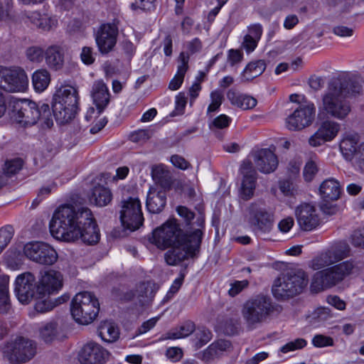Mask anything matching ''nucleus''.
Segmentation results:
<instances>
[{"label":"nucleus","instance_id":"obj_27","mask_svg":"<svg viewBox=\"0 0 364 364\" xmlns=\"http://www.w3.org/2000/svg\"><path fill=\"white\" fill-rule=\"evenodd\" d=\"M341 188L338 181L328 178L321 183L319 187V195L323 203L337 200L341 196Z\"/></svg>","mask_w":364,"mask_h":364},{"label":"nucleus","instance_id":"obj_56","mask_svg":"<svg viewBox=\"0 0 364 364\" xmlns=\"http://www.w3.org/2000/svg\"><path fill=\"white\" fill-rule=\"evenodd\" d=\"M249 282L246 279L242 281H235L231 284V287L228 291L230 296L234 297L239 294L244 289L247 287Z\"/></svg>","mask_w":364,"mask_h":364},{"label":"nucleus","instance_id":"obj_55","mask_svg":"<svg viewBox=\"0 0 364 364\" xmlns=\"http://www.w3.org/2000/svg\"><path fill=\"white\" fill-rule=\"evenodd\" d=\"M243 59V53L238 49H230L228 51V62L231 66L240 63Z\"/></svg>","mask_w":364,"mask_h":364},{"label":"nucleus","instance_id":"obj_37","mask_svg":"<svg viewBox=\"0 0 364 364\" xmlns=\"http://www.w3.org/2000/svg\"><path fill=\"white\" fill-rule=\"evenodd\" d=\"M9 277H0V313L6 314L11 305L9 294Z\"/></svg>","mask_w":364,"mask_h":364},{"label":"nucleus","instance_id":"obj_36","mask_svg":"<svg viewBox=\"0 0 364 364\" xmlns=\"http://www.w3.org/2000/svg\"><path fill=\"white\" fill-rule=\"evenodd\" d=\"M266 69V63L264 60H257L249 63L243 72L242 73V77L245 81H250L254 78L261 75Z\"/></svg>","mask_w":364,"mask_h":364},{"label":"nucleus","instance_id":"obj_18","mask_svg":"<svg viewBox=\"0 0 364 364\" xmlns=\"http://www.w3.org/2000/svg\"><path fill=\"white\" fill-rule=\"evenodd\" d=\"M109 355V352L100 344L90 342L79 352L78 360L81 364H105Z\"/></svg>","mask_w":364,"mask_h":364},{"label":"nucleus","instance_id":"obj_42","mask_svg":"<svg viewBox=\"0 0 364 364\" xmlns=\"http://www.w3.org/2000/svg\"><path fill=\"white\" fill-rule=\"evenodd\" d=\"M212 333L205 327H198L194 335V346L199 349L207 344L212 338Z\"/></svg>","mask_w":364,"mask_h":364},{"label":"nucleus","instance_id":"obj_53","mask_svg":"<svg viewBox=\"0 0 364 364\" xmlns=\"http://www.w3.org/2000/svg\"><path fill=\"white\" fill-rule=\"evenodd\" d=\"M27 58L32 62H41L45 58V51L40 47L32 46L26 50Z\"/></svg>","mask_w":364,"mask_h":364},{"label":"nucleus","instance_id":"obj_60","mask_svg":"<svg viewBox=\"0 0 364 364\" xmlns=\"http://www.w3.org/2000/svg\"><path fill=\"white\" fill-rule=\"evenodd\" d=\"M134 4L140 9L152 11L156 8V0H135Z\"/></svg>","mask_w":364,"mask_h":364},{"label":"nucleus","instance_id":"obj_39","mask_svg":"<svg viewBox=\"0 0 364 364\" xmlns=\"http://www.w3.org/2000/svg\"><path fill=\"white\" fill-rule=\"evenodd\" d=\"M50 82V75L48 70L41 69L35 71L32 76V82L36 91H44Z\"/></svg>","mask_w":364,"mask_h":364},{"label":"nucleus","instance_id":"obj_9","mask_svg":"<svg viewBox=\"0 0 364 364\" xmlns=\"http://www.w3.org/2000/svg\"><path fill=\"white\" fill-rule=\"evenodd\" d=\"M308 281V277L304 271L287 273L274 281L272 289L273 296L278 300L292 298L303 291Z\"/></svg>","mask_w":364,"mask_h":364},{"label":"nucleus","instance_id":"obj_49","mask_svg":"<svg viewBox=\"0 0 364 364\" xmlns=\"http://www.w3.org/2000/svg\"><path fill=\"white\" fill-rule=\"evenodd\" d=\"M152 176L155 181L161 184L162 188H166L171 186L170 181L166 178L168 173L164 171V168L157 166L153 168Z\"/></svg>","mask_w":364,"mask_h":364},{"label":"nucleus","instance_id":"obj_12","mask_svg":"<svg viewBox=\"0 0 364 364\" xmlns=\"http://www.w3.org/2000/svg\"><path fill=\"white\" fill-rule=\"evenodd\" d=\"M35 341L23 337H18L6 346V356L12 363H26L36 354Z\"/></svg>","mask_w":364,"mask_h":364},{"label":"nucleus","instance_id":"obj_11","mask_svg":"<svg viewBox=\"0 0 364 364\" xmlns=\"http://www.w3.org/2000/svg\"><path fill=\"white\" fill-rule=\"evenodd\" d=\"M28 79L25 70L19 66H0V89L8 92H24Z\"/></svg>","mask_w":364,"mask_h":364},{"label":"nucleus","instance_id":"obj_52","mask_svg":"<svg viewBox=\"0 0 364 364\" xmlns=\"http://www.w3.org/2000/svg\"><path fill=\"white\" fill-rule=\"evenodd\" d=\"M311 343L316 348L333 346L334 344L333 339L331 337L323 334L315 335L312 338Z\"/></svg>","mask_w":364,"mask_h":364},{"label":"nucleus","instance_id":"obj_23","mask_svg":"<svg viewBox=\"0 0 364 364\" xmlns=\"http://www.w3.org/2000/svg\"><path fill=\"white\" fill-rule=\"evenodd\" d=\"M255 164L260 172L270 173L277 168L278 159L269 149H261L255 155Z\"/></svg>","mask_w":364,"mask_h":364},{"label":"nucleus","instance_id":"obj_24","mask_svg":"<svg viewBox=\"0 0 364 364\" xmlns=\"http://www.w3.org/2000/svg\"><path fill=\"white\" fill-rule=\"evenodd\" d=\"M91 96L98 114H100L108 106L110 101L109 89L103 80H97L94 82Z\"/></svg>","mask_w":364,"mask_h":364},{"label":"nucleus","instance_id":"obj_51","mask_svg":"<svg viewBox=\"0 0 364 364\" xmlns=\"http://www.w3.org/2000/svg\"><path fill=\"white\" fill-rule=\"evenodd\" d=\"M318 171V166L314 161L311 160L306 162L303 171V176L305 181L308 183L312 181Z\"/></svg>","mask_w":364,"mask_h":364},{"label":"nucleus","instance_id":"obj_10","mask_svg":"<svg viewBox=\"0 0 364 364\" xmlns=\"http://www.w3.org/2000/svg\"><path fill=\"white\" fill-rule=\"evenodd\" d=\"M245 218L252 231L257 236L269 234L274 228V213L259 202H253L248 205Z\"/></svg>","mask_w":364,"mask_h":364},{"label":"nucleus","instance_id":"obj_46","mask_svg":"<svg viewBox=\"0 0 364 364\" xmlns=\"http://www.w3.org/2000/svg\"><path fill=\"white\" fill-rule=\"evenodd\" d=\"M28 18L42 31H49L51 28L50 18H43L39 12H33Z\"/></svg>","mask_w":364,"mask_h":364},{"label":"nucleus","instance_id":"obj_20","mask_svg":"<svg viewBox=\"0 0 364 364\" xmlns=\"http://www.w3.org/2000/svg\"><path fill=\"white\" fill-rule=\"evenodd\" d=\"M296 216L301 228L305 231L315 229L320 222L315 207L309 203H303L296 209Z\"/></svg>","mask_w":364,"mask_h":364},{"label":"nucleus","instance_id":"obj_16","mask_svg":"<svg viewBox=\"0 0 364 364\" xmlns=\"http://www.w3.org/2000/svg\"><path fill=\"white\" fill-rule=\"evenodd\" d=\"M37 284L35 276L26 272L17 276L15 280L14 292L18 300L23 304H28L37 294Z\"/></svg>","mask_w":364,"mask_h":364},{"label":"nucleus","instance_id":"obj_61","mask_svg":"<svg viewBox=\"0 0 364 364\" xmlns=\"http://www.w3.org/2000/svg\"><path fill=\"white\" fill-rule=\"evenodd\" d=\"M232 119L226 114H220L215 117L213 126L218 129H225L229 127Z\"/></svg>","mask_w":364,"mask_h":364},{"label":"nucleus","instance_id":"obj_29","mask_svg":"<svg viewBox=\"0 0 364 364\" xmlns=\"http://www.w3.org/2000/svg\"><path fill=\"white\" fill-rule=\"evenodd\" d=\"M230 347L231 343L229 341L219 339L212 343L202 352L200 359L205 363H210L222 355Z\"/></svg>","mask_w":364,"mask_h":364},{"label":"nucleus","instance_id":"obj_54","mask_svg":"<svg viewBox=\"0 0 364 364\" xmlns=\"http://www.w3.org/2000/svg\"><path fill=\"white\" fill-rule=\"evenodd\" d=\"M14 228L6 225L0 229V245L5 249L14 236Z\"/></svg>","mask_w":364,"mask_h":364},{"label":"nucleus","instance_id":"obj_45","mask_svg":"<svg viewBox=\"0 0 364 364\" xmlns=\"http://www.w3.org/2000/svg\"><path fill=\"white\" fill-rule=\"evenodd\" d=\"M57 323L49 322L40 329V336L46 342H51L56 336Z\"/></svg>","mask_w":364,"mask_h":364},{"label":"nucleus","instance_id":"obj_34","mask_svg":"<svg viewBox=\"0 0 364 364\" xmlns=\"http://www.w3.org/2000/svg\"><path fill=\"white\" fill-rule=\"evenodd\" d=\"M90 200L91 202H94L97 206L104 207L112 201V193L108 188L97 185L92 189Z\"/></svg>","mask_w":364,"mask_h":364},{"label":"nucleus","instance_id":"obj_25","mask_svg":"<svg viewBox=\"0 0 364 364\" xmlns=\"http://www.w3.org/2000/svg\"><path fill=\"white\" fill-rule=\"evenodd\" d=\"M166 204V193L161 188L151 186L147 193L146 206L149 212L159 213Z\"/></svg>","mask_w":364,"mask_h":364},{"label":"nucleus","instance_id":"obj_32","mask_svg":"<svg viewBox=\"0 0 364 364\" xmlns=\"http://www.w3.org/2000/svg\"><path fill=\"white\" fill-rule=\"evenodd\" d=\"M179 64L177 68L176 74L170 81L168 88L171 90H178L184 80L185 75L188 69L189 55L185 52H181L178 57Z\"/></svg>","mask_w":364,"mask_h":364},{"label":"nucleus","instance_id":"obj_33","mask_svg":"<svg viewBox=\"0 0 364 364\" xmlns=\"http://www.w3.org/2000/svg\"><path fill=\"white\" fill-rule=\"evenodd\" d=\"M227 97L232 105L244 110L253 109L257 104V101L255 97L237 93L233 90H230L228 92Z\"/></svg>","mask_w":364,"mask_h":364},{"label":"nucleus","instance_id":"obj_3","mask_svg":"<svg viewBox=\"0 0 364 364\" xmlns=\"http://www.w3.org/2000/svg\"><path fill=\"white\" fill-rule=\"evenodd\" d=\"M361 90V85L355 81L346 78L333 79L323 95V110L331 117L345 119L351 110L350 103L345 98L360 93Z\"/></svg>","mask_w":364,"mask_h":364},{"label":"nucleus","instance_id":"obj_64","mask_svg":"<svg viewBox=\"0 0 364 364\" xmlns=\"http://www.w3.org/2000/svg\"><path fill=\"white\" fill-rule=\"evenodd\" d=\"M149 137L148 130L139 129L131 134L130 140L133 142H141L148 140Z\"/></svg>","mask_w":364,"mask_h":364},{"label":"nucleus","instance_id":"obj_47","mask_svg":"<svg viewBox=\"0 0 364 364\" xmlns=\"http://www.w3.org/2000/svg\"><path fill=\"white\" fill-rule=\"evenodd\" d=\"M44 296H45L41 297H34L38 299L35 304V309L37 312L46 313L51 311L54 307L58 306V304L53 303L49 297L43 299Z\"/></svg>","mask_w":364,"mask_h":364},{"label":"nucleus","instance_id":"obj_15","mask_svg":"<svg viewBox=\"0 0 364 364\" xmlns=\"http://www.w3.org/2000/svg\"><path fill=\"white\" fill-rule=\"evenodd\" d=\"M25 256L30 260L43 265H52L58 259L57 252L43 242H31L23 247Z\"/></svg>","mask_w":364,"mask_h":364},{"label":"nucleus","instance_id":"obj_62","mask_svg":"<svg viewBox=\"0 0 364 364\" xmlns=\"http://www.w3.org/2000/svg\"><path fill=\"white\" fill-rule=\"evenodd\" d=\"M80 58L85 65L92 64L95 60L92 48L87 46L83 47L80 54Z\"/></svg>","mask_w":364,"mask_h":364},{"label":"nucleus","instance_id":"obj_59","mask_svg":"<svg viewBox=\"0 0 364 364\" xmlns=\"http://www.w3.org/2000/svg\"><path fill=\"white\" fill-rule=\"evenodd\" d=\"M159 319V317L156 316L143 322L142 324L136 330V335H141L146 333V332L152 329L156 326Z\"/></svg>","mask_w":364,"mask_h":364},{"label":"nucleus","instance_id":"obj_43","mask_svg":"<svg viewBox=\"0 0 364 364\" xmlns=\"http://www.w3.org/2000/svg\"><path fill=\"white\" fill-rule=\"evenodd\" d=\"M75 221L79 228L96 222L92 215V211L87 207H81L80 208H78L77 211H76Z\"/></svg>","mask_w":364,"mask_h":364},{"label":"nucleus","instance_id":"obj_57","mask_svg":"<svg viewBox=\"0 0 364 364\" xmlns=\"http://www.w3.org/2000/svg\"><path fill=\"white\" fill-rule=\"evenodd\" d=\"M186 47L188 52L185 53L190 56L191 55L200 52L203 46L201 41L198 38H194L186 43Z\"/></svg>","mask_w":364,"mask_h":364},{"label":"nucleus","instance_id":"obj_41","mask_svg":"<svg viewBox=\"0 0 364 364\" xmlns=\"http://www.w3.org/2000/svg\"><path fill=\"white\" fill-rule=\"evenodd\" d=\"M24 161L21 158H14L6 160L4 166V173L1 172L5 178L18 173L23 168ZM7 181V179H6Z\"/></svg>","mask_w":364,"mask_h":364},{"label":"nucleus","instance_id":"obj_2","mask_svg":"<svg viewBox=\"0 0 364 364\" xmlns=\"http://www.w3.org/2000/svg\"><path fill=\"white\" fill-rule=\"evenodd\" d=\"M349 252L350 247L348 245L339 243L311 260V267L314 270L328 267L314 274L310 285L312 292L318 293L332 288L353 272L355 265L352 260L329 267L347 257Z\"/></svg>","mask_w":364,"mask_h":364},{"label":"nucleus","instance_id":"obj_50","mask_svg":"<svg viewBox=\"0 0 364 364\" xmlns=\"http://www.w3.org/2000/svg\"><path fill=\"white\" fill-rule=\"evenodd\" d=\"M185 276L186 274L184 272H180L179 277L175 279L173 284H171L169 290L164 299V301H168V300L171 299L173 296L178 291L183 283Z\"/></svg>","mask_w":364,"mask_h":364},{"label":"nucleus","instance_id":"obj_8","mask_svg":"<svg viewBox=\"0 0 364 364\" xmlns=\"http://www.w3.org/2000/svg\"><path fill=\"white\" fill-rule=\"evenodd\" d=\"M100 311V303L91 292L82 291L72 300L70 312L76 322L86 325L92 323Z\"/></svg>","mask_w":364,"mask_h":364},{"label":"nucleus","instance_id":"obj_63","mask_svg":"<svg viewBox=\"0 0 364 364\" xmlns=\"http://www.w3.org/2000/svg\"><path fill=\"white\" fill-rule=\"evenodd\" d=\"M171 162L175 167L182 170L188 169L191 166V164L188 161H186L183 156L177 154L171 156Z\"/></svg>","mask_w":364,"mask_h":364},{"label":"nucleus","instance_id":"obj_35","mask_svg":"<svg viewBox=\"0 0 364 364\" xmlns=\"http://www.w3.org/2000/svg\"><path fill=\"white\" fill-rule=\"evenodd\" d=\"M196 331V325L191 321H186L178 327L169 331L166 333L162 340H176L179 338H186L190 336L192 333Z\"/></svg>","mask_w":364,"mask_h":364},{"label":"nucleus","instance_id":"obj_38","mask_svg":"<svg viewBox=\"0 0 364 364\" xmlns=\"http://www.w3.org/2000/svg\"><path fill=\"white\" fill-rule=\"evenodd\" d=\"M135 290L136 297L141 304L151 301L156 292L154 284L151 282H141L136 287Z\"/></svg>","mask_w":364,"mask_h":364},{"label":"nucleus","instance_id":"obj_40","mask_svg":"<svg viewBox=\"0 0 364 364\" xmlns=\"http://www.w3.org/2000/svg\"><path fill=\"white\" fill-rule=\"evenodd\" d=\"M99 336L104 341L112 343L118 339L119 333L118 328L114 325L105 323L99 328Z\"/></svg>","mask_w":364,"mask_h":364},{"label":"nucleus","instance_id":"obj_44","mask_svg":"<svg viewBox=\"0 0 364 364\" xmlns=\"http://www.w3.org/2000/svg\"><path fill=\"white\" fill-rule=\"evenodd\" d=\"M211 102L207 109V114L218 112L224 100V95L222 91L215 90L210 95Z\"/></svg>","mask_w":364,"mask_h":364},{"label":"nucleus","instance_id":"obj_6","mask_svg":"<svg viewBox=\"0 0 364 364\" xmlns=\"http://www.w3.org/2000/svg\"><path fill=\"white\" fill-rule=\"evenodd\" d=\"M79 95L77 89L70 85L58 88L51 102L52 117L59 124H66L75 118L79 109Z\"/></svg>","mask_w":364,"mask_h":364},{"label":"nucleus","instance_id":"obj_26","mask_svg":"<svg viewBox=\"0 0 364 364\" xmlns=\"http://www.w3.org/2000/svg\"><path fill=\"white\" fill-rule=\"evenodd\" d=\"M70 242H74L79 239L88 245H93L98 242L100 240V235L96 222L90 225L82 226L74 231V235L72 233Z\"/></svg>","mask_w":364,"mask_h":364},{"label":"nucleus","instance_id":"obj_14","mask_svg":"<svg viewBox=\"0 0 364 364\" xmlns=\"http://www.w3.org/2000/svg\"><path fill=\"white\" fill-rule=\"evenodd\" d=\"M316 107L311 102L300 104L286 119V127L290 131H300L309 127L314 122Z\"/></svg>","mask_w":364,"mask_h":364},{"label":"nucleus","instance_id":"obj_1","mask_svg":"<svg viewBox=\"0 0 364 364\" xmlns=\"http://www.w3.org/2000/svg\"><path fill=\"white\" fill-rule=\"evenodd\" d=\"M199 226L200 228L188 233L183 232L176 219H170L154 230L148 235V240L161 250L171 247L172 249L165 254L164 257L168 265L175 266L188 258L198 256L204 235L203 220Z\"/></svg>","mask_w":364,"mask_h":364},{"label":"nucleus","instance_id":"obj_21","mask_svg":"<svg viewBox=\"0 0 364 364\" xmlns=\"http://www.w3.org/2000/svg\"><path fill=\"white\" fill-rule=\"evenodd\" d=\"M339 129L338 123L328 120L325 121L314 134L309 138V143L311 146H319L326 141L333 140L337 136Z\"/></svg>","mask_w":364,"mask_h":364},{"label":"nucleus","instance_id":"obj_28","mask_svg":"<svg viewBox=\"0 0 364 364\" xmlns=\"http://www.w3.org/2000/svg\"><path fill=\"white\" fill-rule=\"evenodd\" d=\"M359 139V136L356 133L344 134L340 142L339 147L346 160L355 161V155L358 152Z\"/></svg>","mask_w":364,"mask_h":364},{"label":"nucleus","instance_id":"obj_4","mask_svg":"<svg viewBox=\"0 0 364 364\" xmlns=\"http://www.w3.org/2000/svg\"><path fill=\"white\" fill-rule=\"evenodd\" d=\"M9 105L20 124L31 126L42 119L48 127L53 125L52 112L48 103L37 104L29 100L11 97Z\"/></svg>","mask_w":364,"mask_h":364},{"label":"nucleus","instance_id":"obj_7","mask_svg":"<svg viewBox=\"0 0 364 364\" xmlns=\"http://www.w3.org/2000/svg\"><path fill=\"white\" fill-rule=\"evenodd\" d=\"M76 210L74 206L64 204L54 212L49 224L51 235L65 242H70L72 233L77 230Z\"/></svg>","mask_w":364,"mask_h":364},{"label":"nucleus","instance_id":"obj_17","mask_svg":"<svg viewBox=\"0 0 364 364\" xmlns=\"http://www.w3.org/2000/svg\"><path fill=\"white\" fill-rule=\"evenodd\" d=\"M118 21L101 25L95 36L99 51L102 54L110 52L117 43L118 36Z\"/></svg>","mask_w":364,"mask_h":364},{"label":"nucleus","instance_id":"obj_5","mask_svg":"<svg viewBox=\"0 0 364 364\" xmlns=\"http://www.w3.org/2000/svg\"><path fill=\"white\" fill-rule=\"evenodd\" d=\"M281 309L280 306L273 304L269 296L258 294L245 301L242 315L247 328L252 331L269 319L274 312L280 311Z\"/></svg>","mask_w":364,"mask_h":364},{"label":"nucleus","instance_id":"obj_58","mask_svg":"<svg viewBox=\"0 0 364 364\" xmlns=\"http://www.w3.org/2000/svg\"><path fill=\"white\" fill-rule=\"evenodd\" d=\"M353 246L364 248V228L355 230L351 235Z\"/></svg>","mask_w":364,"mask_h":364},{"label":"nucleus","instance_id":"obj_19","mask_svg":"<svg viewBox=\"0 0 364 364\" xmlns=\"http://www.w3.org/2000/svg\"><path fill=\"white\" fill-rule=\"evenodd\" d=\"M63 287V275L60 272L48 270L41 273L37 284V294L40 296L57 293Z\"/></svg>","mask_w":364,"mask_h":364},{"label":"nucleus","instance_id":"obj_31","mask_svg":"<svg viewBox=\"0 0 364 364\" xmlns=\"http://www.w3.org/2000/svg\"><path fill=\"white\" fill-rule=\"evenodd\" d=\"M45 59L50 68L54 70H60L64 65L63 49L57 45L48 47L45 51Z\"/></svg>","mask_w":364,"mask_h":364},{"label":"nucleus","instance_id":"obj_13","mask_svg":"<svg viewBox=\"0 0 364 364\" xmlns=\"http://www.w3.org/2000/svg\"><path fill=\"white\" fill-rule=\"evenodd\" d=\"M120 220L123 227L131 231L139 229L143 225L144 219L139 198L129 197L122 201Z\"/></svg>","mask_w":364,"mask_h":364},{"label":"nucleus","instance_id":"obj_22","mask_svg":"<svg viewBox=\"0 0 364 364\" xmlns=\"http://www.w3.org/2000/svg\"><path fill=\"white\" fill-rule=\"evenodd\" d=\"M243 179L240 196L245 200H250L254 195L257 184V173L250 162L244 163L241 167Z\"/></svg>","mask_w":364,"mask_h":364},{"label":"nucleus","instance_id":"obj_48","mask_svg":"<svg viewBox=\"0 0 364 364\" xmlns=\"http://www.w3.org/2000/svg\"><path fill=\"white\" fill-rule=\"evenodd\" d=\"M306 345L307 341L306 339L298 338L282 346L280 348V351L283 353H287L291 351L303 349Z\"/></svg>","mask_w":364,"mask_h":364},{"label":"nucleus","instance_id":"obj_30","mask_svg":"<svg viewBox=\"0 0 364 364\" xmlns=\"http://www.w3.org/2000/svg\"><path fill=\"white\" fill-rule=\"evenodd\" d=\"M293 176L279 181V188L280 191L287 197H294L299 194V188L298 185V174L299 167L294 165L292 166Z\"/></svg>","mask_w":364,"mask_h":364}]
</instances>
